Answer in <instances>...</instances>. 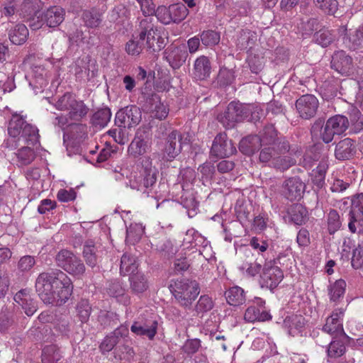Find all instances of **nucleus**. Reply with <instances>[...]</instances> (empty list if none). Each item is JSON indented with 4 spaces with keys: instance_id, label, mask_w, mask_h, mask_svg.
Returning a JSON list of instances; mask_svg holds the SVG:
<instances>
[{
    "instance_id": "nucleus-1",
    "label": "nucleus",
    "mask_w": 363,
    "mask_h": 363,
    "mask_svg": "<svg viewBox=\"0 0 363 363\" xmlns=\"http://www.w3.org/2000/svg\"><path fill=\"white\" fill-rule=\"evenodd\" d=\"M35 287L44 303L55 306L65 303L73 291L71 279L58 269L41 272L35 280Z\"/></svg>"
},
{
    "instance_id": "nucleus-2",
    "label": "nucleus",
    "mask_w": 363,
    "mask_h": 363,
    "mask_svg": "<svg viewBox=\"0 0 363 363\" xmlns=\"http://www.w3.org/2000/svg\"><path fill=\"white\" fill-rule=\"evenodd\" d=\"M143 172L138 177V181L135 182L130 181V187L141 191L147 198H149L150 204L156 205L159 208L158 201L161 199V195L156 190L157 185V169L152 165V161L150 157H145L142 161Z\"/></svg>"
},
{
    "instance_id": "nucleus-3",
    "label": "nucleus",
    "mask_w": 363,
    "mask_h": 363,
    "mask_svg": "<svg viewBox=\"0 0 363 363\" xmlns=\"http://www.w3.org/2000/svg\"><path fill=\"white\" fill-rule=\"evenodd\" d=\"M169 289L175 303L185 309L191 308L200 293L199 283L196 280L186 278L172 280Z\"/></svg>"
},
{
    "instance_id": "nucleus-4",
    "label": "nucleus",
    "mask_w": 363,
    "mask_h": 363,
    "mask_svg": "<svg viewBox=\"0 0 363 363\" xmlns=\"http://www.w3.org/2000/svg\"><path fill=\"white\" fill-rule=\"evenodd\" d=\"M350 121L343 115H335L329 118L325 123L324 119L319 118L311 126L312 136H318L320 133V138L325 143H330L335 135L344 133L349 128Z\"/></svg>"
},
{
    "instance_id": "nucleus-5",
    "label": "nucleus",
    "mask_w": 363,
    "mask_h": 363,
    "mask_svg": "<svg viewBox=\"0 0 363 363\" xmlns=\"http://www.w3.org/2000/svg\"><path fill=\"white\" fill-rule=\"evenodd\" d=\"M139 33L140 40H143L147 50L151 53L158 52L164 46V39L160 35L157 26H156L151 18L142 19L137 28Z\"/></svg>"
},
{
    "instance_id": "nucleus-6",
    "label": "nucleus",
    "mask_w": 363,
    "mask_h": 363,
    "mask_svg": "<svg viewBox=\"0 0 363 363\" xmlns=\"http://www.w3.org/2000/svg\"><path fill=\"white\" fill-rule=\"evenodd\" d=\"M250 112L249 104L231 101L225 111L218 115L217 119L225 128L230 129L234 128L237 123L248 118Z\"/></svg>"
},
{
    "instance_id": "nucleus-7",
    "label": "nucleus",
    "mask_w": 363,
    "mask_h": 363,
    "mask_svg": "<svg viewBox=\"0 0 363 363\" xmlns=\"http://www.w3.org/2000/svg\"><path fill=\"white\" fill-rule=\"evenodd\" d=\"M55 260L58 267L74 277H82L85 274L83 261L70 250H61L57 253Z\"/></svg>"
},
{
    "instance_id": "nucleus-8",
    "label": "nucleus",
    "mask_w": 363,
    "mask_h": 363,
    "mask_svg": "<svg viewBox=\"0 0 363 363\" xmlns=\"http://www.w3.org/2000/svg\"><path fill=\"white\" fill-rule=\"evenodd\" d=\"M189 140L184 137L179 131H172L165 138L164 143L157 145L161 152L162 159L165 161H173L182 150V146L188 144Z\"/></svg>"
},
{
    "instance_id": "nucleus-9",
    "label": "nucleus",
    "mask_w": 363,
    "mask_h": 363,
    "mask_svg": "<svg viewBox=\"0 0 363 363\" xmlns=\"http://www.w3.org/2000/svg\"><path fill=\"white\" fill-rule=\"evenodd\" d=\"M285 258L286 256L279 255L277 258L265 262L261 275L262 287L273 290L282 281L284 273L279 265L283 264L281 260Z\"/></svg>"
},
{
    "instance_id": "nucleus-10",
    "label": "nucleus",
    "mask_w": 363,
    "mask_h": 363,
    "mask_svg": "<svg viewBox=\"0 0 363 363\" xmlns=\"http://www.w3.org/2000/svg\"><path fill=\"white\" fill-rule=\"evenodd\" d=\"M142 120V112L140 108L135 105L127 106L118 110L115 116V125L120 129L118 134H121V128L130 129L138 125Z\"/></svg>"
},
{
    "instance_id": "nucleus-11",
    "label": "nucleus",
    "mask_w": 363,
    "mask_h": 363,
    "mask_svg": "<svg viewBox=\"0 0 363 363\" xmlns=\"http://www.w3.org/2000/svg\"><path fill=\"white\" fill-rule=\"evenodd\" d=\"M319 100L311 94H306L296 99L295 103L296 113L303 120H311L315 117L319 109Z\"/></svg>"
},
{
    "instance_id": "nucleus-12",
    "label": "nucleus",
    "mask_w": 363,
    "mask_h": 363,
    "mask_svg": "<svg viewBox=\"0 0 363 363\" xmlns=\"http://www.w3.org/2000/svg\"><path fill=\"white\" fill-rule=\"evenodd\" d=\"M257 135L261 145H275L279 152H289L290 150L289 141L278 136V131L272 124L266 125Z\"/></svg>"
},
{
    "instance_id": "nucleus-13",
    "label": "nucleus",
    "mask_w": 363,
    "mask_h": 363,
    "mask_svg": "<svg viewBox=\"0 0 363 363\" xmlns=\"http://www.w3.org/2000/svg\"><path fill=\"white\" fill-rule=\"evenodd\" d=\"M149 130L146 126L137 130L133 140L128 147V153L130 157L138 158L147 152Z\"/></svg>"
},
{
    "instance_id": "nucleus-14",
    "label": "nucleus",
    "mask_w": 363,
    "mask_h": 363,
    "mask_svg": "<svg viewBox=\"0 0 363 363\" xmlns=\"http://www.w3.org/2000/svg\"><path fill=\"white\" fill-rule=\"evenodd\" d=\"M349 229L355 233L362 231L363 226V193L353 196L350 211Z\"/></svg>"
},
{
    "instance_id": "nucleus-15",
    "label": "nucleus",
    "mask_w": 363,
    "mask_h": 363,
    "mask_svg": "<svg viewBox=\"0 0 363 363\" xmlns=\"http://www.w3.org/2000/svg\"><path fill=\"white\" fill-rule=\"evenodd\" d=\"M237 152L232 140L225 133H219L215 137L211 148V155L216 157H228Z\"/></svg>"
},
{
    "instance_id": "nucleus-16",
    "label": "nucleus",
    "mask_w": 363,
    "mask_h": 363,
    "mask_svg": "<svg viewBox=\"0 0 363 363\" xmlns=\"http://www.w3.org/2000/svg\"><path fill=\"white\" fill-rule=\"evenodd\" d=\"M306 185L299 177H289L282 184L281 194L291 201H298L303 197Z\"/></svg>"
},
{
    "instance_id": "nucleus-17",
    "label": "nucleus",
    "mask_w": 363,
    "mask_h": 363,
    "mask_svg": "<svg viewBox=\"0 0 363 363\" xmlns=\"http://www.w3.org/2000/svg\"><path fill=\"white\" fill-rule=\"evenodd\" d=\"M344 315V310L342 308L335 309L331 315L326 319V323L323 327V330L333 336V338L343 337L347 338L342 323V318Z\"/></svg>"
},
{
    "instance_id": "nucleus-18",
    "label": "nucleus",
    "mask_w": 363,
    "mask_h": 363,
    "mask_svg": "<svg viewBox=\"0 0 363 363\" xmlns=\"http://www.w3.org/2000/svg\"><path fill=\"white\" fill-rule=\"evenodd\" d=\"M353 60L344 50L334 52L330 61V67L342 76H349L353 70Z\"/></svg>"
},
{
    "instance_id": "nucleus-19",
    "label": "nucleus",
    "mask_w": 363,
    "mask_h": 363,
    "mask_svg": "<svg viewBox=\"0 0 363 363\" xmlns=\"http://www.w3.org/2000/svg\"><path fill=\"white\" fill-rule=\"evenodd\" d=\"M158 322L152 318L135 321L130 327L132 333L152 340L157 331Z\"/></svg>"
},
{
    "instance_id": "nucleus-20",
    "label": "nucleus",
    "mask_w": 363,
    "mask_h": 363,
    "mask_svg": "<svg viewBox=\"0 0 363 363\" xmlns=\"http://www.w3.org/2000/svg\"><path fill=\"white\" fill-rule=\"evenodd\" d=\"M14 301L21 307L28 316H32L38 310V301L27 289H21L13 297Z\"/></svg>"
},
{
    "instance_id": "nucleus-21",
    "label": "nucleus",
    "mask_w": 363,
    "mask_h": 363,
    "mask_svg": "<svg viewBox=\"0 0 363 363\" xmlns=\"http://www.w3.org/2000/svg\"><path fill=\"white\" fill-rule=\"evenodd\" d=\"M40 1L38 0H24L21 7V14L26 21H34L38 19L37 23L30 24L34 29L38 28L40 25L38 21L40 16Z\"/></svg>"
},
{
    "instance_id": "nucleus-22",
    "label": "nucleus",
    "mask_w": 363,
    "mask_h": 363,
    "mask_svg": "<svg viewBox=\"0 0 363 363\" xmlns=\"http://www.w3.org/2000/svg\"><path fill=\"white\" fill-rule=\"evenodd\" d=\"M356 153L354 141L349 138L339 141L335 148V157L340 161L348 160L353 157Z\"/></svg>"
},
{
    "instance_id": "nucleus-23",
    "label": "nucleus",
    "mask_w": 363,
    "mask_h": 363,
    "mask_svg": "<svg viewBox=\"0 0 363 363\" xmlns=\"http://www.w3.org/2000/svg\"><path fill=\"white\" fill-rule=\"evenodd\" d=\"M65 10L60 6H51L42 16V21L50 28L57 27L65 18Z\"/></svg>"
},
{
    "instance_id": "nucleus-24",
    "label": "nucleus",
    "mask_w": 363,
    "mask_h": 363,
    "mask_svg": "<svg viewBox=\"0 0 363 363\" xmlns=\"http://www.w3.org/2000/svg\"><path fill=\"white\" fill-rule=\"evenodd\" d=\"M211 73V63L208 57L201 55L194 62L193 74L197 80H205Z\"/></svg>"
},
{
    "instance_id": "nucleus-25",
    "label": "nucleus",
    "mask_w": 363,
    "mask_h": 363,
    "mask_svg": "<svg viewBox=\"0 0 363 363\" xmlns=\"http://www.w3.org/2000/svg\"><path fill=\"white\" fill-rule=\"evenodd\" d=\"M166 54V59L173 69L182 66L188 57L187 51L179 47L168 48Z\"/></svg>"
},
{
    "instance_id": "nucleus-26",
    "label": "nucleus",
    "mask_w": 363,
    "mask_h": 363,
    "mask_svg": "<svg viewBox=\"0 0 363 363\" xmlns=\"http://www.w3.org/2000/svg\"><path fill=\"white\" fill-rule=\"evenodd\" d=\"M106 291L111 297L121 298L120 301L123 302L124 305L130 303V298L125 295V289L119 280L115 279L108 281Z\"/></svg>"
},
{
    "instance_id": "nucleus-27",
    "label": "nucleus",
    "mask_w": 363,
    "mask_h": 363,
    "mask_svg": "<svg viewBox=\"0 0 363 363\" xmlns=\"http://www.w3.org/2000/svg\"><path fill=\"white\" fill-rule=\"evenodd\" d=\"M87 127L85 124L72 123L67 125V128L63 133V139L66 138L74 141H79L86 137Z\"/></svg>"
},
{
    "instance_id": "nucleus-28",
    "label": "nucleus",
    "mask_w": 363,
    "mask_h": 363,
    "mask_svg": "<svg viewBox=\"0 0 363 363\" xmlns=\"http://www.w3.org/2000/svg\"><path fill=\"white\" fill-rule=\"evenodd\" d=\"M82 19L87 28H96L99 27L102 22V13L96 7L84 10Z\"/></svg>"
},
{
    "instance_id": "nucleus-29",
    "label": "nucleus",
    "mask_w": 363,
    "mask_h": 363,
    "mask_svg": "<svg viewBox=\"0 0 363 363\" xmlns=\"http://www.w3.org/2000/svg\"><path fill=\"white\" fill-rule=\"evenodd\" d=\"M261 143L257 135H250L243 138L239 143V150L246 155L254 154L259 149Z\"/></svg>"
},
{
    "instance_id": "nucleus-30",
    "label": "nucleus",
    "mask_w": 363,
    "mask_h": 363,
    "mask_svg": "<svg viewBox=\"0 0 363 363\" xmlns=\"http://www.w3.org/2000/svg\"><path fill=\"white\" fill-rule=\"evenodd\" d=\"M288 213L291 221L296 225H301L308 220V211L300 203L294 204Z\"/></svg>"
},
{
    "instance_id": "nucleus-31",
    "label": "nucleus",
    "mask_w": 363,
    "mask_h": 363,
    "mask_svg": "<svg viewBox=\"0 0 363 363\" xmlns=\"http://www.w3.org/2000/svg\"><path fill=\"white\" fill-rule=\"evenodd\" d=\"M68 111L70 120L80 121L87 115L89 108L83 101H78L75 99Z\"/></svg>"
},
{
    "instance_id": "nucleus-32",
    "label": "nucleus",
    "mask_w": 363,
    "mask_h": 363,
    "mask_svg": "<svg viewBox=\"0 0 363 363\" xmlns=\"http://www.w3.org/2000/svg\"><path fill=\"white\" fill-rule=\"evenodd\" d=\"M259 162L269 167L277 155L285 154L287 152H279L275 145H260Z\"/></svg>"
},
{
    "instance_id": "nucleus-33",
    "label": "nucleus",
    "mask_w": 363,
    "mask_h": 363,
    "mask_svg": "<svg viewBox=\"0 0 363 363\" xmlns=\"http://www.w3.org/2000/svg\"><path fill=\"white\" fill-rule=\"evenodd\" d=\"M28 34L27 27L24 24L18 23L9 30V38L13 44L20 45L27 40Z\"/></svg>"
},
{
    "instance_id": "nucleus-34",
    "label": "nucleus",
    "mask_w": 363,
    "mask_h": 363,
    "mask_svg": "<svg viewBox=\"0 0 363 363\" xmlns=\"http://www.w3.org/2000/svg\"><path fill=\"white\" fill-rule=\"evenodd\" d=\"M130 288L134 294H141L148 288V282L145 275L140 273H134L129 277Z\"/></svg>"
},
{
    "instance_id": "nucleus-35",
    "label": "nucleus",
    "mask_w": 363,
    "mask_h": 363,
    "mask_svg": "<svg viewBox=\"0 0 363 363\" xmlns=\"http://www.w3.org/2000/svg\"><path fill=\"white\" fill-rule=\"evenodd\" d=\"M96 252L97 247L95 242L91 240H86L83 247L82 255L86 264L91 268L97 264L98 257Z\"/></svg>"
},
{
    "instance_id": "nucleus-36",
    "label": "nucleus",
    "mask_w": 363,
    "mask_h": 363,
    "mask_svg": "<svg viewBox=\"0 0 363 363\" xmlns=\"http://www.w3.org/2000/svg\"><path fill=\"white\" fill-rule=\"evenodd\" d=\"M235 79L234 72L226 67H221L215 80L213 81V86L216 88L225 87L230 85Z\"/></svg>"
},
{
    "instance_id": "nucleus-37",
    "label": "nucleus",
    "mask_w": 363,
    "mask_h": 363,
    "mask_svg": "<svg viewBox=\"0 0 363 363\" xmlns=\"http://www.w3.org/2000/svg\"><path fill=\"white\" fill-rule=\"evenodd\" d=\"M227 302L232 306H240L245 302V296L244 290L238 286L230 288L225 293Z\"/></svg>"
},
{
    "instance_id": "nucleus-38",
    "label": "nucleus",
    "mask_w": 363,
    "mask_h": 363,
    "mask_svg": "<svg viewBox=\"0 0 363 363\" xmlns=\"http://www.w3.org/2000/svg\"><path fill=\"white\" fill-rule=\"evenodd\" d=\"M255 34L250 30H242L238 34L236 46L238 50L252 48L255 43Z\"/></svg>"
},
{
    "instance_id": "nucleus-39",
    "label": "nucleus",
    "mask_w": 363,
    "mask_h": 363,
    "mask_svg": "<svg viewBox=\"0 0 363 363\" xmlns=\"http://www.w3.org/2000/svg\"><path fill=\"white\" fill-rule=\"evenodd\" d=\"M138 264L136 258L130 254L124 253L121 259L120 273L121 275L133 274L137 270Z\"/></svg>"
},
{
    "instance_id": "nucleus-40",
    "label": "nucleus",
    "mask_w": 363,
    "mask_h": 363,
    "mask_svg": "<svg viewBox=\"0 0 363 363\" xmlns=\"http://www.w3.org/2000/svg\"><path fill=\"white\" fill-rule=\"evenodd\" d=\"M111 118V109L104 107L96 111L91 118V123L95 127L104 128L110 121Z\"/></svg>"
},
{
    "instance_id": "nucleus-41",
    "label": "nucleus",
    "mask_w": 363,
    "mask_h": 363,
    "mask_svg": "<svg viewBox=\"0 0 363 363\" xmlns=\"http://www.w3.org/2000/svg\"><path fill=\"white\" fill-rule=\"evenodd\" d=\"M328 166L325 163H320L312 171L311 180L315 191H320L325 185V177Z\"/></svg>"
},
{
    "instance_id": "nucleus-42",
    "label": "nucleus",
    "mask_w": 363,
    "mask_h": 363,
    "mask_svg": "<svg viewBox=\"0 0 363 363\" xmlns=\"http://www.w3.org/2000/svg\"><path fill=\"white\" fill-rule=\"evenodd\" d=\"M76 316L82 323H86L89 321L92 308L89 300L82 298L75 306Z\"/></svg>"
},
{
    "instance_id": "nucleus-43",
    "label": "nucleus",
    "mask_w": 363,
    "mask_h": 363,
    "mask_svg": "<svg viewBox=\"0 0 363 363\" xmlns=\"http://www.w3.org/2000/svg\"><path fill=\"white\" fill-rule=\"evenodd\" d=\"M23 128L21 135L18 136L19 137L18 140L22 139L26 143L31 145H34L39 142L38 129L35 126L26 122Z\"/></svg>"
},
{
    "instance_id": "nucleus-44",
    "label": "nucleus",
    "mask_w": 363,
    "mask_h": 363,
    "mask_svg": "<svg viewBox=\"0 0 363 363\" xmlns=\"http://www.w3.org/2000/svg\"><path fill=\"white\" fill-rule=\"evenodd\" d=\"M296 161L294 158L288 156H281L277 155L275 158L272 160V163L269 164V167L274 168L277 171L284 172L289 169L290 167L295 165Z\"/></svg>"
},
{
    "instance_id": "nucleus-45",
    "label": "nucleus",
    "mask_w": 363,
    "mask_h": 363,
    "mask_svg": "<svg viewBox=\"0 0 363 363\" xmlns=\"http://www.w3.org/2000/svg\"><path fill=\"white\" fill-rule=\"evenodd\" d=\"M14 323V308L3 307L0 312V332H6Z\"/></svg>"
},
{
    "instance_id": "nucleus-46",
    "label": "nucleus",
    "mask_w": 363,
    "mask_h": 363,
    "mask_svg": "<svg viewBox=\"0 0 363 363\" xmlns=\"http://www.w3.org/2000/svg\"><path fill=\"white\" fill-rule=\"evenodd\" d=\"M313 39L315 42L323 48L329 46L335 40V35L332 30L323 26L315 33Z\"/></svg>"
},
{
    "instance_id": "nucleus-47",
    "label": "nucleus",
    "mask_w": 363,
    "mask_h": 363,
    "mask_svg": "<svg viewBox=\"0 0 363 363\" xmlns=\"http://www.w3.org/2000/svg\"><path fill=\"white\" fill-rule=\"evenodd\" d=\"M26 121L18 114L13 115L8 125L9 135L12 138H16L21 135Z\"/></svg>"
},
{
    "instance_id": "nucleus-48",
    "label": "nucleus",
    "mask_w": 363,
    "mask_h": 363,
    "mask_svg": "<svg viewBox=\"0 0 363 363\" xmlns=\"http://www.w3.org/2000/svg\"><path fill=\"white\" fill-rule=\"evenodd\" d=\"M62 356L56 345L45 346L42 352V363H57Z\"/></svg>"
},
{
    "instance_id": "nucleus-49",
    "label": "nucleus",
    "mask_w": 363,
    "mask_h": 363,
    "mask_svg": "<svg viewBox=\"0 0 363 363\" xmlns=\"http://www.w3.org/2000/svg\"><path fill=\"white\" fill-rule=\"evenodd\" d=\"M17 157V164L18 166H25L30 164L35 158V153L33 148L29 147H23L18 150L16 153Z\"/></svg>"
},
{
    "instance_id": "nucleus-50",
    "label": "nucleus",
    "mask_w": 363,
    "mask_h": 363,
    "mask_svg": "<svg viewBox=\"0 0 363 363\" xmlns=\"http://www.w3.org/2000/svg\"><path fill=\"white\" fill-rule=\"evenodd\" d=\"M284 325L289 329V333L292 334L294 330H300L305 325V319L301 315L287 316L284 320Z\"/></svg>"
},
{
    "instance_id": "nucleus-51",
    "label": "nucleus",
    "mask_w": 363,
    "mask_h": 363,
    "mask_svg": "<svg viewBox=\"0 0 363 363\" xmlns=\"http://www.w3.org/2000/svg\"><path fill=\"white\" fill-rule=\"evenodd\" d=\"M337 339L330 342L328 347V355L331 358L341 357L345 352V346L342 340L343 337H337Z\"/></svg>"
},
{
    "instance_id": "nucleus-52",
    "label": "nucleus",
    "mask_w": 363,
    "mask_h": 363,
    "mask_svg": "<svg viewBox=\"0 0 363 363\" xmlns=\"http://www.w3.org/2000/svg\"><path fill=\"white\" fill-rule=\"evenodd\" d=\"M170 13L172 23H179L188 16L189 10L184 4H174L170 5Z\"/></svg>"
},
{
    "instance_id": "nucleus-53",
    "label": "nucleus",
    "mask_w": 363,
    "mask_h": 363,
    "mask_svg": "<svg viewBox=\"0 0 363 363\" xmlns=\"http://www.w3.org/2000/svg\"><path fill=\"white\" fill-rule=\"evenodd\" d=\"M346 288V282L343 279L337 280L328 288L330 299L332 301H337L344 295Z\"/></svg>"
},
{
    "instance_id": "nucleus-54",
    "label": "nucleus",
    "mask_w": 363,
    "mask_h": 363,
    "mask_svg": "<svg viewBox=\"0 0 363 363\" xmlns=\"http://www.w3.org/2000/svg\"><path fill=\"white\" fill-rule=\"evenodd\" d=\"M203 45L207 47H213L218 45L220 40V33L213 30H204L200 35Z\"/></svg>"
},
{
    "instance_id": "nucleus-55",
    "label": "nucleus",
    "mask_w": 363,
    "mask_h": 363,
    "mask_svg": "<svg viewBox=\"0 0 363 363\" xmlns=\"http://www.w3.org/2000/svg\"><path fill=\"white\" fill-rule=\"evenodd\" d=\"M313 3L318 9L328 15H335L337 11V0H313Z\"/></svg>"
},
{
    "instance_id": "nucleus-56",
    "label": "nucleus",
    "mask_w": 363,
    "mask_h": 363,
    "mask_svg": "<svg viewBox=\"0 0 363 363\" xmlns=\"http://www.w3.org/2000/svg\"><path fill=\"white\" fill-rule=\"evenodd\" d=\"M213 306L214 303L212 298L208 295H202L195 306V311L197 314L204 313L210 311Z\"/></svg>"
},
{
    "instance_id": "nucleus-57",
    "label": "nucleus",
    "mask_w": 363,
    "mask_h": 363,
    "mask_svg": "<svg viewBox=\"0 0 363 363\" xmlns=\"http://www.w3.org/2000/svg\"><path fill=\"white\" fill-rule=\"evenodd\" d=\"M145 48V43L140 40L139 34L135 39H131L125 45L126 52L131 55H138Z\"/></svg>"
},
{
    "instance_id": "nucleus-58",
    "label": "nucleus",
    "mask_w": 363,
    "mask_h": 363,
    "mask_svg": "<svg viewBox=\"0 0 363 363\" xmlns=\"http://www.w3.org/2000/svg\"><path fill=\"white\" fill-rule=\"evenodd\" d=\"M341 226L340 216L337 211L330 210L328 214V229L330 234L335 233Z\"/></svg>"
},
{
    "instance_id": "nucleus-59",
    "label": "nucleus",
    "mask_w": 363,
    "mask_h": 363,
    "mask_svg": "<svg viewBox=\"0 0 363 363\" xmlns=\"http://www.w3.org/2000/svg\"><path fill=\"white\" fill-rule=\"evenodd\" d=\"M74 99L75 96L72 94L66 92L57 99L55 106L60 111H68Z\"/></svg>"
},
{
    "instance_id": "nucleus-60",
    "label": "nucleus",
    "mask_w": 363,
    "mask_h": 363,
    "mask_svg": "<svg viewBox=\"0 0 363 363\" xmlns=\"http://www.w3.org/2000/svg\"><path fill=\"white\" fill-rule=\"evenodd\" d=\"M353 250L351 264L353 268L359 269L363 265V241L359 242L357 246L354 245Z\"/></svg>"
},
{
    "instance_id": "nucleus-61",
    "label": "nucleus",
    "mask_w": 363,
    "mask_h": 363,
    "mask_svg": "<svg viewBox=\"0 0 363 363\" xmlns=\"http://www.w3.org/2000/svg\"><path fill=\"white\" fill-rule=\"evenodd\" d=\"M161 23L168 25L172 23V14L170 13V6L167 8L164 6H160L157 8L155 14H154Z\"/></svg>"
},
{
    "instance_id": "nucleus-62",
    "label": "nucleus",
    "mask_w": 363,
    "mask_h": 363,
    "mask_svg": "<svg viewBox=\"0 0 363 363\" xmlns=\"http://www.w3.org/2000/svg\"><path fill=\"white\" fill-rule=\"evenodd\" d=\"M350 123L354 132L358 133L363 130V114L359 110L354 109L350 116Z\"/></svg>"
},
{
    "instance_id": "nucleus-63",
    "label": "nucleus",
    "mask_w": 363,
    "mask_h": 363,
    "mask_svg": "<svg viewBox=\"0 0 363 363\" xmlns=\"http://www.w3.org/2000/svg\"><path fill=\"white\" fill-rule=\"evenodd\" d=\"M140 6V10L145 17L152 16L155 14L156 5L152 0H136Z\"/></svg>"
},
{
    "instance_id": "nucleus-64",
    "label": "nucleus",
    "mask_w": 363,
    "mask_h": 363,
    "mask_svg": "<svg viewBox=\"0 0 363 363\" xmlns=\"http://www.w3.org/2000/svg\"><path fill=\"white\" fill-rule=\"evenodd\" d=\"M198 171L201 174L202 179L208 181L213 177L216 169L211 162H205L199 166Z\"/></svg>"
}]
</instances>
